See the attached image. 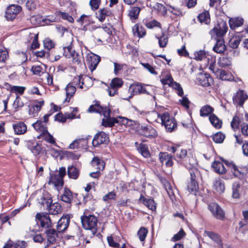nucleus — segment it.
<instances>
[{"instance_id":"1","label":"nucleus","mask_w":248,"mask_h":248,"mask_svg":"<svg viewBox=\"0 0 248 248\" xmlns=\"http://www.w3.org/2000/svg\"><path fill=\"white\" fill-rule=\"evenodd\" d=\"M90 80V78L88 76H79L75 77L73 81L69 83L65 88L66 97L64 102H69L71 98L74 96L76 91L77 86L80 89L87 90L90 86V84H87L86 82Z\"/></svg>"},{"instance_id":"2","label":"nucleus","mask_w":248,"mask_h":248,"mask_svg":"<svg viewBox=\"0 0 248 248\" xmlns=\"http://www.w3.org/2000/svg\"><path fill=\"white\" fill-rule=\"evenodd\" d=\"M170 150L175 154V159L177 162L183 164L186 167L189 164L193 167L197 164L195 158L192 155H187L186 150L183 149L179 146H171Z\"/></svg>"},{"instance_id":"3","label":"nucleus","mask_w":248,"mask_h":248,"mask_svg":"<svg viewBox=\"0 0 248 248\" xmlns=\"http://www.w3.org/2000/svg\"><path fill=\"white\" fill-rule=\"evenodd\" d=\"M157 121H160L167 132H171L177 127V123L174 119L170 115L168 112L158 114Z\"/></svg>"},{"instance_id":"4","label":"nucleus","mask_w":248,"mask_h":248,"mask_svg":"<svg viewBox=\"0 0 248 248\" xmlns=\"http://www.w3.org/2000/svg\"><path fill=\"white\" fill-rule=\"evenodd\" d=\"M228 31L226 22H219L209 32L211 38L214 39L223 38Z\"/></svg>"},{"instance_id":"5","label":"nucleus","mask_w":248,"mask_h":248,"mask_svg":"<svg viewBox=\"0 0 248 248\" xmlns=\"http://www.w3.org/2000/svg\"><path fill=\"white\" fill-rule=\"evenodd\" d=\"M88 111L89 112H96L102 114L104 117L102 119V124L103 126H104V121H105L106 119H109L110 115V109L107 107L103 108L97 101H95L94 104L90 106Z\"/></svg>"},{"instance_id":"6","label":"nucleus","mask_w":248,"mask_h":248,"mask_svg":"<svg viewBox=\"0 0 248 248\" xmlns=\"http://www.w3.org/2000/svg\"><path fill=\"white\" fill-rule=\"evenodd\" d=\"M116 123H120L126 126H130L132 124V121L125 117H118L114 118L111 117V115L109 119H106L105 121H104V126L105 127H111Z\"/></svg>"},{"instance_id":"7","label":"nucleus","mask_w":248,"mask_h":248,"mask_svg":"<svg viewBox=\"0 0 248 248\" xmlns=\"http://www.w3.org/2000/svg\"><path fill=\"white\" fill-rule=\"evenodd\" d=\"M152 87L150 85L140 83L130 85L129 90L133 94H150Z\"/></svg>"},{"instance_id":"8","label":"nucleus","mask_w":248,"mask_h":248,"mask_svg":"<svg viewBox=\"0 0 248 248\" xmlns=\"http://www.w3.org/2000/svg\"><path fill=\"white\" fill-rule=\"evenodd\" d=\"M81 221L83 227L86 230L94 229L97 226V219L94 215L83 216Z\"/></svg>"},{"instance_id":"9","label":"nucleus","mask_w":248,"mask_h":248,"mask_svg":"<svg viewBox=\"0 0 248 248\" xmlns=\"http://www.w3.org/2000/svg\"><path fill=\"white\" fill-rule=\"evenodd\" d=\"M27 146L32 154L37 157H39L41 155H45L46 154V150L42 147V145L36 141H29Z\"/></svg>"},{"instance_id":"10","label":"nucleus","mask_w":248,"mask_h":248,"mask_svg":"<svg viewBox=\"0 0 248 248\" xmlns=\"http://www.w3.org/2000/svg\"><path fill=\"white\" fill-rule=\"evenodd\" d=\"M208 209L216 218L223 220L225 217V213L221 207L217 203L212 202L208 204Z\"/></svg>"},{"instance_id":"11","label":"nucleus","mask_w":248,"mask_h":248,"mask_svg":"<svg viewBox=\"0 0 248 248\" xmlns=\"http://www.w3.org/2000/svg\"><path fill=\"white\" fill-rule=\"evenodd\" d=\"M63 55L68 58H72L73 62L78 64H79L82 58V55H80L74 50H72L71 46L64 47L63 48Z\"/></svg>"},{"instance_id":"12","label":"nucleus","mask_w":248,"mask_h":248,"mask_svg":"<svg viewBox=\"0 0 248 248\" xmlns=\"http://www.w3.org/2000/svg\"><path fill=\"white\" fill-rule=\"evenodd\" d=\"M123 85V81L121 78H113L108 87L107 91L110 96H113L118 93V90Z\"/></svg>"},{"instance_id":"13","label":"nucleus","mask_w":248,"mask_h":248,"mask_svg":"<svg viewBox=\"0 0 248 248\" xmlns=\"http://www.w3.org/2000/svg\"><path fill=\"white\" fill-rule=\"evenodd\" d=\"M197 80L199 84L203 87H209L211 86L214 82L213 79L209 74L202 72L198 74Z\"/></svg>"},{"instance_id":"14","label":"nucleus","mask_w":248,"mask_h":248,"mask_svg":"<svg viewBox=\"0 0 248 248\" xmlns=\"http://www.w3.org/2000/svg\"><path fill=\"white\" fill-rule=\"evenodd\" d=\"M248 99V95L243 90H239L232 97L233 104L240 107L243 106Z\"/></svg>"},{"instance_id":"15","label":"nucleus","mask_w":248,"mask_h":248,"mask_svg":"<svg viewBox=\"0 0 248 248\" xmlns=\"http://www.w3.org/2000/svg\"><path fill=\"white\" fill-rule=\"evenodd\" d=\"M21 10V6L15 4L11 5L6 10L5 17L8 20H12L16 18Z\"/></svg>"},{"instance_id":"16","label":"nucleus","mask_w":248,"mask_h":248,"mask_svg":"<svg viewBox=\"0 0 248 248\" xmlns=\"http://www.w3.org/2000/svg\"><path fill=\"white\" fill-rule=\"evenodd\" d=\"M109 141V138L108 135L105 132L101 131L99 132L94 136L92 140V144L93 146H97L98 145L107 143Z\"/></svg>"},{"instance_id":"17","label":"nucleus","mask_w":248,"mask_h":248,"mask_svg":"<svg viewBox=\"0 0 248 248\" xmlns=\"http://www.w3.org/2000/svg\"><path fill=\"white\" fill-rule=\"evenodd\" d=\"M160 181L164 186L166 191H167L170 198L172 202L175 200V191L176 189L170 184L164 178L160 179Z\"/></svg>"},{"instance_id":"18","label":"nucleus","mask_w":248,"mask_h":248,"mask_svg":"<svg viewBox=\"0 0 248 248\" xmlns=\"http://www.w3.org/2000/svg\"><path fill=\"white\" fill-rule=\"evenodd\" d=\"M70 222V216L68 215L62 216L58 221L57 230L58 232H64L68 227Z\"/></svg>"},{"instance_id":"19","label":"nucleus","mask_w":248,"mask_h":248,"mask_svg":"<svg viewBox=\"0 0 248 248\" xmlns=\"http://www.w3.org/2000/svg\"><path fill=\"white\" fill-rule=\"evenodd\" d=\"M112 15L111 10L107 7L99 9L95 14L96 18L101 22H104L107 17L110 16Z\"/></svg>"},{"instance_id":"20","label":"nucleus","mask_w":248,"mask_h":248,"mask_svg":"<svg viewBox=\"0 0 248 248\" xmlns=\"http://www.w3.org/2000/svg\"><path fill=\"white\" fill-rule=\"evenodd\" d=\"M36 218L40 222V225L43 228H49L51 227V221L48 214L37 213L36 215Z\"/></svg>"},{"instance_id":"21","label":"nucleus","mask_w":248,"mask_h":248,"mask_svg":"<svg viewBox=\"0 0 248 248\" xmlns=\"http://www.w3.org/2000/svg\"><path fill=\"white\" fill-rule=\"evenodd\" d=\"M100 61V57L94 54H91L88 57V64L91 71L94 70Z\"/></svg>"},{"instance_id":"22","label":"nucleus","mask_w":248,"mask_h":248,"mask_svg":"<svg viewBox=\"0 0 248 248\" xmlns=\"http://www.w3.org/2000/svg\"><path fill=\"white\" fill-rule=\"evenodd\" d=\"M159 158L161 163L165 162L166 166L168 167L173 165L172 156L167 152H160L159 154Z\"/></svg>"},{"instance_id":"23","label":"nucleus","mask_w":248,"mask_h":248,"mask_svg":"<svg viewBox=\"0 0 248 248\" xmlns=\"http://www.w3.org/2000/svg\"><path fill=\"white\" fill-rule=\"evenodd\" d=\"M224 162L225 164L231 169V171L234 177L240 178L243 176V172H242V169L240 168H238L232 162L225 161Z\"/></svg>"},{"instance_id":"24","label":"nucleus","mask_w":248,"mask_h":248,"mask_svg":"<svg viewBox=\"0 0 248 248\" xmlns=\"http://www.w3.org/2000/svg\"><path fill=\"white\" fill-rule=\"evenodd\" d=\"M38 201L40 204L46 207L48 206L52 202L50 194L46 191L42 193L40 198H38Z\"/></svg>"},{"instance_id":"25","label":"nucleus","mask_w":248,"mask_h":248,"mask_svg":"<svg viewBox=\"0 0 248 248\" xmlns=\"http://www.w3.org/2000/svg\"><path fill=\"white\" fill-rule=\"evenodd\" d=\"M142 134L148 138H155L157 134L156 130L151 126H144L141 127Z\"/></svg>"},{"instance_id":"26","label":"nucleus","mask_w":248,"mask_h":248,"mask_svg":"<svg viewBox=\"0 0 248 248\" xmlns=\"http://www.w3.org/2000/svg\"><path fill=\"white\" fill-rule=\"evenodd\" d=\"M139 200L149 209L151 210L152 211L155 210L156 205L153 199L145 198L141 194Z\"/></svg>"},{"instance_id":"27","label":"nucleus","mask_w":248,"mask_h":248,"mask_svg":"<svg viewBox=\"0 0 248 248\" xmlns=\"http://www.w3.org/2000/svg\"><path fill=\"white\" fill-rule=\"evenodd\" d=\"M50 214L55 215L59 214L62 212V207L58 202L50 203L48 206L46 207Z\"/></svg>"},{"instance_id":"28","label":"nucleus","mask_w":248,"mask_h":248,"mask_svg":"<svg viewBox=\"0 0 248 248\" xmlns=\"http://www.w3.org/2000/svg\"><path fill=\"white\" fill-rule=\"evenodd\" d=\"M13 128L15 134L17 135L23 134L26 132L27 130L26 124L21 122L13 124Z\"/></svg>"},{"instance_id":"29","label":"nucleus","mask_w":248,"mask_h":248,"mask_svg":"<svg viewBox=\"0 0 248 248\" xmlns=\"http://www.w3.org/2000/svg\"><path fill=\"white\" fill-rule=\"evenodd\" d=\"M242 187L239 182H235L232 185V197L233 199H239L242 191Z\"/></svg>"},{"instance_id":"30","label":"nucleus","mask_w":248,"mask_h":248,"mask_svg":"<svg viewBox=\"0 0 248 248\" xmlns=\"http://www.w3.org/2000/svg\"><path fill=\"white\" fill-rule=\"evenodd\" d=\"M91 139V137L88 136L86 138L76 139L69 145V148L71 149H78L79 147L80 144L83 142V144L87 145L88 140Z\"/></svg>"},{"instance_id":"31","label":"nucleus","mask_w":248,"mask_h":248,"mask_svg":"<svg viewBox=\"0 0 248 248\" xmlns=\"http://www.w3.org/2000/svg\"><path fill=\"white\" fill-rule=\"evenodd\" d=\"M49 183L53 184L56 187H62L63 185V178L60 175L51 174Z\"/></svg>"},{"instance_id":"32","label":"nucleus","mask_w":248,"mask_h":248,"mask_svg":"<svg viewBox=\"0 0 248 248\" xmlns=\"http://www.w3.org/2000/svg\"><path fill=\"white\" fill-rule=\"evenodd\" d=\"M216 44L213 47V50L218 53H223L226 48L224 44V39L223 38L217 39Z\"/></svg>"},{"instance_id":"33","label":"nucleus","mask_w":248,"mask_h":248,"mask_svg":"<svg viewBox=\"0 0 248 248\" xmlns=\"http://www.w3.org/2000/svg\"><path fill=\"white\" fill-rule=\"evenodd\" d=\"M132 31L135 36L140 38L144 37L146 35L145 29L139 24H136L132 28Z\"/></svg>"},{"instance_id":"34","label":"nucleus","mask_w":248,"mask_h":248,"mask_svg":"<svg viewBox=\"0 0 248 248\" xmlns=\"http://www.w3.org/2000/svg\"><path fill=\"white\" fill-rule=\"evenodd\" d=\"M47 242L49 244H54L56 242V238L58 237L57 232L53 229H49L46 232Z\"/></svg>"},{"instance_id":"35","label":"nucleus","mask_w":248,"mask_h":248,"mask_svg":"<svg viewBox=\"0 0 248 248\" xmlns=\"http://www.w3.org/2000/svg\"><path fill=\"white\" fill-rule=\"evenodd\" d=\"M215 171L218 174H224L226 172L224 165L219 161H215L212 164Z\"/></svg>"},{"instance_id":"36","label":"nucleus","mask_w":248,"mask_h":248,"mask_svg":"<svg viewBox=\"0 0 248 248\" xmlns=\"http://www.w3.org/2000/svg\"><path fill=\"white\" fill-rule=\"evenodd\" d=\"M78 21L81 24H85V27L88 28L90 25L94 23L91 16L82 15L78 19Z\"/></svg>"},{"instance_id":"37","label":"nucleus","mask_w":248,"mask_h":248,"mask_svg":"<svg viewBox=\"0 0 248 248\" xmlns=\"http://www.w3.org/2000/svg\"><path fill=\"white\" fill-rule=\"evenodd\" d=\"M229 22L230 28L232 29H235L243 24L244 20L242 18L238 17L230 19Z\"/></svg>"},{"instance_id":"38","label":"nucleus","mask_w":248,"mask_h":248,"mask_svg":"<svg viewBox=\"0 0 248 248\" xmlns=\"http://www.w3.org/2000/svg\"><path fill=\"white\" fill-rule=\"evenodd\" d=\"M44 104V101H40L35 104H34L32 107L30 108L29 109V113L31 115H32L33 116H35L38 111H39L42 108V107Z\"/></svg>"},{"instance_id":"39","label":"nucleus","mask_w":248,"mask_h":248,"mask_svg":"<svg viewBox=\"0 0 248 248\" xmlns=\"http://www.w3.org/2000/svg\"><path fill=\"white\" fill-rule=\"evenodd\" d=\"M32 126L37 131L41 133V134L47 131L46 124L41 120L37 121L36 123H33Z\"/></svg>"},{"instance_id":"40","label":"nucleus","mask_w":248,"mask_h":248,"mask_svg":"<svg viewBox=\"0 0 248 248\" xmlns=\"http://www.w3.org/2000/svg\"><path fill=\"white\" fill-rule=\"evenodd\" d=\"M214 187L217 192L219 193H223L225 189L224 183L220 178H217L214 183Z\"/></svg>"},{"instance_id":"41","label":"nucleus","mask_w":248,"mask_h":248,"mask_svg":"<svg viewBox=\"0 0 248 248\" xmlns=\"http://www.w3.org/2000/svg\"><path fill=\"white\" fill-rule=\"evenodd\" d=\"M73 199V195L70 190L67 188H65L63 193L61 196V199L62 201L70 203Z\"/></svg>"},{"instance_id":"42","label":"nucleus","mask_w":248,"mask_h":248,"mask_svg":"<svg viewBox=\"0 0 248 248\" xmlns=\"http://www.w3.org/2000/svg\"><path fill=\"white\" fill-rule=\"evenodd\" d=\"M67 173L70 178L77 179L79 175V170L76 167L72 166L68 168Z\"/></svg>"},{"instance_id":"43","label":"nucleus","mask_w":248,"mask_h":248,"mask_svg":"<svg viewBox=\"0 0 248 248\" xmlns=\"http://www.w3.org/2000/svg\"><path fill=\"white\" fill-rule=\"evenodd\" d=\"M204 233L207 236H208L212 240L215 241L217 244L220 246H222V243L220 239L219 236L217 233L208 231H205Z\"/></svg>"},{"instance_id":"44","label":"nucleus","mask_w":248,"mask_h":248,"mask_svg":"<svg viewBox=\"0 0 248 248\" xmlns=\"http://www.w3.org/2000/svg\"><path fill=\"white\" fill-rule=\"evenodd\" d=\"M140 10L141 9L139 7H132L129 10L128 16L131 19H136L138 18Z\"/></svg>"},{"instance_id":"45","label":"nucleus","mask_w":248,"mask_h":248,"mask_svg":"<svg viewBox=\"0 0 248 248\" xmlns=\"http://www.w3.org/2000/svg\"><path fill=\"white\" fill-rule=\"evenodd\" d=\"M209 120L212 124L216 128L219 129L222 126V121L214 114L210 115Z\"/></svg>"},{"instance_id":"46","label":"nucleus","mask_w":248,"mask_h":248,"mask_svg":"<svg viewBox=\"0 0 248 248\" xmlns=\"http://www.w3.org/2000/svg\"><path fill=\"white\" fill-rule=\"evenodd\" d=\"M138 150L144 157L148 158L150 156L147 145L141 143L138 148Z\"/></svg>"},{"instance_id":"47","label":"nucleus","mask_w":248,"mask_h":248,"mask_svg":"<svg viewBox=\"0 0 248 248\" xmlns=\"http://www.w3.org/2000/svg\"><path fill=\"white\" fill-rule=\"evenodd\" d=\"M216 76L222 80H230L232 78V75L223 70L220 69L219 71H217Z\"/></svg>"},{"instance_id":"48","label":"nucleus","mask_w":248,"mask_h":248,"mask_svg":"<svg viewBox=\"0 0 248 248\" xmlns=\"http://www.w3.org/2000/svg\"><path fill=\"white\" fill-rule=\"evenodd\" d=\"M40 136L42 137V139L46 141V142L51 144H53L54 145H56V142L55 139L51 135L48 131H46V132H45L42 134H41Z\"/></svg>"},{"instance_id":"49","label":"nucleus","mask_w":248,"mask_h":248,"mask_svg":"<svg viewBox=\"0 0 248 248\" xmlns=\"http://www.w3.org/2000/svg\"><path fill=\"white\" fill-rule=\"evenodd\" d=\"M214 108L209 105H205L201 108L200 109V115L202 117H206L212 113Z\"/></svg>"},{"instance_id":"50","label":"nucleus","mask_w":248,"mask_h":248,"mask_svg":"<svg viewBox=\"0 0 248 248\" xmlns=\"http://www.w3.org/2000/svg\"><path fill=\"white\" fill-rule=\"evenodd\" d=\"M92 165L96 167V168L99 170H103L105 168L104 162L98 158V157H94L92 161Z\"/></svg>"},{"instance_id":"51","label":"nucleus","mask_w":248,"mask_h":248,"mask_svg":"<svg viewBox=\"0 0 248 248\" xmlns=\"http://www.w3.org/2000/svg\"><path fill=\"white\" fill-rule=\"evenodd\" d=\"M198 19L202 23L207 24L210 22V16L209 13L207 11L200 14L198 16Z\"/></svg>"},{"instance_id":"52","label":"nucleus","mask_w":248,"mask_h":248,"mask_svg":"<svg viewBox=\"0 0 248 248\" xmlns=\"http://www.w3.org/2000/svg\"><path fill=\"white\" fill-rule=\"evenodd\" d=\"M218 64L220 67H225L231 64V60L229 57H223L220 58L218 61Z\"/></svg>"},{"instance_id":"53","label":"nucleus","mask_w":248,"mask_h":248,"mask_svg":"<svg viewBox=\"0 0 248 248\" xmlns=\"http://www.w3.org/2000/svg\"><path fill=\"white\" fill-rule=\"evenodd\" d=\"M158 40L159 46L160 47H165L168 42V37L167 35L163 33L160 37L156 36Z\"/></svg>"},{"instance_id":"54","label":"nucleus","mask_w":248,"mask_h":248,"mask_svg":"<svg viewBox=\"0 0 248 248\" xmlns=\"http://www.w3.org/2000/svg\"><path fill=\"white\" fill-rule=\"evenodd\" d=\"M187 189L191 193L195 194L199 189L198 184L196 181H190L187 185Z\"/></svg>"},{"instance_id":"55","label":"nucleus","mask_w":248,"mask_h":248,"mask_svg":"<svg viewBox=\"0 0 248 248\" xmlns=\"http://www.w3.org/2000/svg\"><path fill=\"white\" fill-rule=\"evenodd\" d=\"M148 232V230L144 227H141L138 232V235L141 241H144Z\"/></svg>"},{"instance_id":"56","label":"nucleus","mask_w":248,"mask_h":248,"mask_svg":"<svg viewBox=\"0 0 248 248\" xmlns=\"http://www.w3.org/2000/svg\"><path fill=\"white\" fill-rule=\"evenodd\" d=\"M9 58V53L5 48H0V62H5Z\"/></svg>"},{"instance_id":"57","label":"nucleus","mask_w":248,"mask_h":248,"mask_svg":"<svg viewBox=\"0 0 248 248\" xmlns=\"http://www.w3.org/2000/svg\"><path fill=\"white\" fill-rule=\"evenodd\" d=\"M206 58V53L203 50H200L194 53V59L197 61H202Z\"/></svg>"},{"instance_id":"58","label":"nucleus","mask_w":248,"mask_h":248,"mask_svg":"<svg viewBox=\"0 0 248 248\" xmlns=\"http://www.w3.org/2000/svg\"><path fill=\"white\" fill-rule=\"evenodd\" d=\"M31 71L34 75L41 76L44 74V70L42 67L40 65H34L31 67Z\"/></svg>"},{"instance_id":"59","label":"nucleus","mask_w":248,"mask_h":248,"mask_svg":"<svg viewBox=\"0 0 248 248\" xmlns=\"http://www.w3.org/2000/svg\"><path fill=\"white\" fill-rule=\"evenodd\" d=\"M39 4L38 0H28L26 5L30 11L34 10Z\"/></svg>"},{"instance_id":"60","label":"nucleus","mask_w":248,"mask_h":248,"mask_svg":"<svg viewBox=\"0 0 248 248\" xmlns=\"http://www.w3.org/2000/svg\"><path fill=\"white\" fill-rule=\"evenodd\" d=\"M170 87L177 91V93L179 96H182L183 95V90L179 83L173 81Z\"/></svg>"},{"instance_id":"61","label":"nucleus","mask_w":248,"mask_h":248,"mask_svg":"<svg viewBox=\"0 0 248 248\" xmlns=\"http://www.w3.org/2000/svg\"><path fill=\"white\" fill-rule=\"evenodd\" d=\"M225 138V136L224 134L220 132H217L213 136V140L217 143H220L223 141Z\"/></svg>"},{"instance_id":"62","label":"nucleus","mask_w":248,"mask_h":248,"mask_svg":"<svg viewBox=\"0 0 248 248\" xmlns=\"http://www.w3.org/2000/svg\"><path fill=\"white\" fill-rule=\"evenodd\" d=\"M160 81L163 85H168L170 87L173 82V78L171 76L170 74L166 75L164 77L161 79Z\"/></svg>"},{"instance_id":"63","label":"nucleus","mask_w":248,"mask_h":248,"mask_svg":"<svg viewBox=\"0 0 248 248\" xmlns=\"http://www.w3.org/2000/svg\"><path fill=\"white\" fill-rule=\"evenodd\" d=\"M240 122H241L240 119L237 116H235L233 117L231 123V125L232 129L234 131L238 129Z\"/></svg>"},{"instance_id":"64","label":"nucleus","mask_w":248,"mask_h":248,"mask_svg":"<svg viewBox=\"0 0 248 248\" xmlns=\"http://www.w3.org/2000/svg\"><path fill=\"white\" fill-rule=\"evenodd\" d=\"M101 0H90L89 4L91 9L93 11H95L97 10L101 4Z\"/></svg>"}]
</instances>
